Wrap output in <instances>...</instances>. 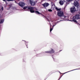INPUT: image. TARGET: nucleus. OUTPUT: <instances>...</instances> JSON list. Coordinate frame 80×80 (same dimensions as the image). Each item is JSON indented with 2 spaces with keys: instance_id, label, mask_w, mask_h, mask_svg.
<instances>
[{
  "instance_id": "1",
  "label": "nucleus",
  "mask_w": 80,
  "mask_h": 80,
  "mask_svg": "<svg viewBox=\"0 0 80 80\" xmlns=\"http://www.w3.org/2000/svg\"><path fill=\"white\" fill-rule=\"evenodd\" d=\"M23 8L24 10H25V9L29 10H30L31 13H35L38 15H40L41 14V13L38 11V9L34 7L31 6H27Z\"/></svg>"
},
{
  "instance_id": "2",
  "label": "nucleus",
  "mask_w": 80,
  "mask_h": 80,
  "mask_svg": "<svg viewBox=\"0 0 80 80\" xmlns=\"http://www.w3.org/2000/svg\"><path fill=\"white\" fill-rule=\"evenodd\" d=\"M73 4L74 6H73V7L70 8V12L72 13H73L74 12H75L76 11V8H75L76 7H77V8H78V7H79V5H78V3L77 1H75L73 3Z\"/></svg>"
},
{
  "instance_id": "3",
  "label": "nucleus",
  "mask_w": 80,
  "mask_h": 80,
  "mask_svg": "<svg viewBox=\"0 0 80 80\" xmlns=\"http://www.w3.org/2000/svg\"><path fill=\"white\" fill-rule=\"evenodd\" d=\"M80 15L79 14H76L75 16H73L72 17V20H71V22L73 21L74 22H75L77 23V20L76 19H80Z\"/></svg>"
},
{
  "instance_id": "4",
  "label": "nucleus",
  "mask_w": 80,
  "mask_h": 80,
  "mask_svg": "<svg viewBox=\"0 0 80 80\" xmlns=\"http://www.w3.org/2000/svg\"><path fill=\"white\" fill-rule=\"evenodd\" d=\"M45 53H55V51H54V50L52 49H51V50L45 51Z\"/></svg>"
},
{
  "instance_id": "5",
  "label": "nucleus",
  "mask_w": 80,
  "mask_h": 80,
  "mask_svg": "<svg viewBox=\"0 0 80 80\" xmlns=\"http://www.w3.org/2000/svg\"><path fill=\"white\" fill-rule=\"evenodd\" d=\"M58 15L59 17H62L63 15V12L62 11H59L58 12Z\"/></svg>"
},
{
  "instance_id": "6",
  "label": "nucleus",
  "mask_w": 80,
  "mask_h": 80,
  "mask_svg": "<svg viewBox=\"0 0 80 80\" xmlns=\"http://www.w3.org/2000/svg\"><path fill=\"white\" fill-rule=\"evenodd\" d=\"M30 2L32 6H34L35 5V2L33 0H30Z\"/></svg>"
},
{
  "instance_id": "7",
  "label": "nucleus",
  "mask_w": 80,
  "mask_h": 80,
  "mask_svg": "<svg viewBox=\"0 0 80 80\" xmlns=\"http://www.w3.org/2000/svg\"><path fill=\"white\" fill-rule=\"evenodd\" d=\"M19 5L22 7H24L25 6V3L23 2H20L19 3Z\"/></svg>"
},
{
  "instance_id": "8",
  "label": "nucleus",
  "mask_w": 80,
  "mask_h": 80,
  "mask_svg": "<svg viewBox=\"0 0 80 80\" xmlns=\"http://www.w3.org/2000/svg\"><path fill=\"white\" fill-rule=\"evenodd\" d=\"M42 5L44 7H47L49 5V3H45L42 4Z\"/></svg>"
},
{
  "instance_id": "9",
  "label": "nucleus",
  "mask_w": 80,
  "mask_h": 80,
  "mask_svg": "<svg viewBox=\"0 0 80 80\" xmlns=\"http://www.w3.org/2000/svg\"><path fill=\"white\" fill-rule=\"evenodd\" d=\"M63 3H64V1L62 0L60 1L59 2V3L60 4V5H63Z\"/></svg>"
},
{
  "instance_id": "10",
  "label": "nucleus",
  "mask_w": 80,
  "mask_h": 80,
  "mask_svg": "<svg viewBox=\"0 0 80 80\" xmlns=\"http://www.w3.org/2000/svg\"><path fill=\"white\" fill-rule=\"evenodd\" d=\"M80 68H79V69H74L71 71H69L66 72L64 73H63V74H65V73H68V72H72V71H73L74 70H80Z\"/></svg>"
},
{
  "instance_id": "11",
  "label": "nucleus",
  "mask_w": 80,
  "mask_h": 80,
  "mask_svg": "<svg viewBox=\"0 0 80 80\" xmlns=\"http://www.w3.org/2000/svg\"><path fill=\"white\" fill-rule=\"evenodd\" d=\"M4 22V19L0 20V23H3Z\"/></svg>"
},
{
  "instance_id": "12",
  "label": "nucleus",
  "mask_w": 80,
  "mask_h": 80,
  "mask_svg": "<svg viewBox=\"0 0 80 80\" xmlns=\"http://www.w3.org/2000/svg\"><path fill=\"white\" fill-rule=\"evenodd\" d=\"M56 9L57 10V11H60V10H61V8H58L57 7H56Z\"/></svg>"
},
{
  "instance_id": "13",
  "label": "nucleus",
  "mask_w": 80,
  "mask_h": 80,
  "mask_svg": "<svg viewBox=\"0 0 80 80\" xmlns=\"http://www.w3.org/2000/svg\"><path fill=\"white\" fill-rule=\"evenodd\" d=\"M7 2H13V0H6Z\"/></svg>"
},
{
  "instance_id": "14",
  "label": "nucleus",
  "mask_w": 80,
  "mask_h": 80,
  "mask_svg": "<svg viewBox=\"0 0 80 80\" xmlns=\"http://www.w3.org/2000/svg\"><path fill=\"white\" fill-rule=\"evenodd\" d=\"M68 2H72L73 0H66Z\"/></svg>"
},
{
  "instance_id": "15",
  "label": "nucleus",
  "mask_w": 80,
  "mask_h": 80,
  "mask_svg": "<svg viewBox=\"0 0 80 80\" xmlns=\"http://www.w3.org/2000/svg\"><path fill=\"white\" fill-rule=\"evenodd\" d=\"M48 11L49 12H52V9H48Z\"/></svg>"
},
{
  "instance_id": "16",
  "label": "nucleus",
  "mask_w": 80,
  "mask_h": 80,
  "mask_svg": "<svg viewBox=\"0 0 80 80\" xmlns=\"http://www.w3.org/2000/svg\"><path fill=\"white\" fill-rule=\"evenodd\" d=\"M53 28H51L50 29V32H51V31H52L53 30Z\"/></svg>"
},
{
  "instance_id": "17",
  "label": "nucleus",
  "mask_w": 80,
  "mask_h": 80,
  "mask_svg": "<svg viewBox=\"0 0 80 80\" xmlns=\"http://www.w3.org/2000/svg\"><path fill=\"white\" fill-rule=\"evenodd\" d=\"M63 21L62 20H61L60 21H58V22H57L58 23H59L60 22H61V21Z\"/></svg>"
},
{
  "instance_id": "18",
  "label": "nucleus",
  "mask_w": 80,
  "mask_h": 80,
  "mask_svg": "<svg viewBox=\"0 0 80 80\" xmlns=\"http://www.w3.org/2000/svg\"><path fill=\"white\" fill-rule=\"evenodd\" d=\"M46 19H47L48 20V17H45V16H44Z\"/></svg>"
},
{
  "instance_id": "19",
  "label": "nucleus",
  "mask_w": 80,
  "mask_h": 80,
  "mask_svg": "<svg viewBox=\"0 0 80 80\" xmlns=\"http://www.w3.org/2000/svg\"><path fill=\"white\" fill-rule=\"evenodd\" d=\"M4 2H5L6 3H7V1H6V0H2Z\"/></svg>"
},
{
  "instance_id": "20",
  "label": "nucleus",
  "mask_w": 80,
  "mask_h": 80,
  "mask_svg": "<svg viewBox=\"0 0 80 80\" xmlns=\"http://www.w3.org/2000/svg\"><path fill=\"white\" fill-rule=\"evenodd\" d=\"M57 23H57V22H55L54 24H55V25H57Z\"/></svg>"
},
{
  "instance_id": "21",
  "label": "nucleus",
  "mask_w": 80,
  "mask_h": 80,
  "mask_svg": "<svg viewBox=\"0 0 80 80\" xmlns=\"http://www.w3.org/2000/svg\"><path fill=\"white\" fill-rule=\"evenodd\" d=\"M2 10H3V7H2Z\"/></svg>"
},
{
  "instance_id": "22",
  "label": "nucleus",
  "mask_w": 80,
  "mask_h": 80,
  "mask_svg": "<svg viewBox=\"0 0 80 80\" xmlns=\"http://www.w3.org/2000/svg\"><path fill=\"white\" fill-rule=\"evenodd\" d=\"M56 25L55 24L54 25H53L52 26V28H53V27H55V26Z\"/></svg>"
},
{
  "instance_id": "23",
  "label": "nucleus",
  "mask_w": 80,
  "mask_h": 80,
  "mask_svg": "<svg viewBox=\"0 0 80 80\" xmlns=\"http://www.w3.org/2000/svg\"><path fill=\"white\" fill-rule=\"evenodd\" d=\"M24 42H26V43H28V42H25V41H24Z\"/></svg>"
},
{
  "instance_id": "24",
  "label": "nucleus",
  "mask_w": 80,
  "mask_h": 80,
  "mask_svg": "<svg viewBox=\"0 0 80 80\" xmlns=\"http://www.w3.org/2000/svg\"><path fill=\"white\" fill-rule=\"evenodd\" d=\"M78 26H80V24L79 23L78 24Z\"/></svg>"
},
{
  "instance_id": "25",
  "label": "nucleus",
  "mask_w": 80,
  "mask_h": 80,
  "mask_svg": "<svg viewBox=\"0 0 80 80\" xmlns=\"http://www.w3.org/2000/svg\"><path fill=\"white\" fill-rule=\"evenodd\" d=\"M25 43L27 47V48H28V47H27V44H26V42H25Z\"/></svg>"
},
{
  "instance_id": "26",
  "label": "nucleus",
  "mask_w": 80,
  "mask_h": 80,
  "mask_svg": "<svg viewBox=\"0 0 80 80\" xmlns=\"http://www.w3.org/2000/svg\"><path fill=\"white\" fill-rule=\"evenodd\" d=\"M62 17H63V18H65V16H62Z\"/></svg>"
},
{
  "instance_id": "27",
  "label": "nucleus",
  "mask_w": 80,
  "mask_h": 80,
  "mask_svg": "<svg viewBox=\"0 0 80 80\" xmlns=\"http://www.w3.org/2000/svg\"><path fill=\"white\" fill-rule=\"evenodd\" d=\"M61 77H62V76L60 78L59 80H60V78H61Z\"/></svg>"
},
{
  "instance_id": "28",
  "label": "nucleus",
  "mask_w": 80,
  "mask_h": 80,
  "mask_svg": "<svg viewBox=\"0 0 80 80\" xmlns=\"http://www.w3.org/2000/svg\"><path fill=\"white\" fill-rule=\"evenodd\" d=\"M59 72L60 73H61V72H60V71H59Z\"/></svg>"
},
{
  "instance_id": "29",
  "label": "nucleus",
  "mask_w": 80,
  "mask_h": 80,
  "mask_svg": "<svg viewBox=\"0 0 80 80\" xmlns=\"http://www.w3.org/2000/svg\"><path fill=\"white\" fill-rule=\"evenodd\" d=\"M61 51H62V50H60V52H61Z\"/></svg>"
},
{
  "instance_id": "30",
  "label": "nucleus",
  "mask_w": 80,
  "mask_h": 80,
  "mask_svg": "<svg viewBox=\"0 0 80 80\" xmlns=\"http://www.w3.org/2000/svg\"><path fill=\"white\" fill-rule=\"evenodd\" d=\"M52 58H53V57H52Z\"/></svg>"
},
{
  "instance_id": "31",
  "label": "nucleus",
  "mask_w": 80,
  "mask_h": 80,
  "mask_svg": "<svg viewBox=\"0 0 80 80\" xmlns=\"http://www.w3.org/2000/svg\"><path fill=\"white\" fill-rule=\"evenodd\" d=\"M1 54L0 53V55H1Z\"/></svg>"
}]
</instances>
